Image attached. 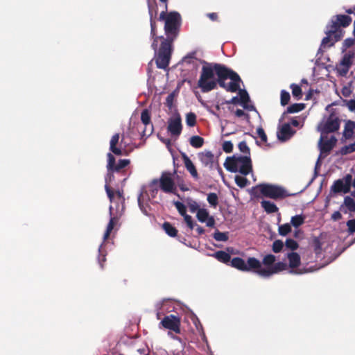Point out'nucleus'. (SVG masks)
Instances as JSON below:
<instances>
[{"label": "nucleus", "mask_w": 355, "mask_h": 355, "mask_svg": "<svg viewBox=\"0 0 355 355\" xmlns=\"http://www.w3.org/2000/svg\"><path fill=\"white\" fill-rule=\"evenodd\" d=\"M160 20L165 21L164 31L166 37L160 36V46L156 57V64L159 69H166L169 64L172 52V43L177 37L181 25V16L178 12H171L166 15L162 11Z\"/></svg>", "instance_id": "nucleus-1"}, {"label": "nucleus", "mask_w": 355, "mask_h": 355, "mask_svg": "<svg viewBox=\"0 0 355 355\" xmlns=\"http://www.w3.org/2000/svg\"><path fill=\"white\" fill-rule=\"evenodd\" d=\"M200 62L202 67L198 80V87L201 92H209L215 89L218 85L224 87L225 82L222 80V77L224 76L225 65L205 60H200Z\"/></svg>", "instance_id": "nucleus-2"}, {"label": "nucleus", "mask_w": 355, "mask_h": 355, "mask_svg": "<svg viewBox=\"0 0 355 355\" xmlns=\"http://www.w3.org/2000/svg\"><path fill=\"white\" fill-rule=\"evenodd\" d=\"M231 265L232 268L242 272L253 271L264 279H268L272 275L287 269V264L283 261L275 263L269 268H263L261 261L255 257H249L247 261L241 257H234Z\"/></svg>", "instance_id": "nucleus-3"}, {"label": "nucleus", "mask_w": 355, "mask_h": 355, "mask_svg": "<svg viewBox=\"0 0 355 355\" xmlns=\"http://www.w3.org/2000/svg\"><path fill=\"white\" fill-rule=\"evenodd\" d=\"M224 167L231 173H239L243 175H248L252 173V163L250 155L234 154L227 157Z\"/></svg>", "instance_id": "nucleus-4"}, {"label": "nucleus", "mask_w": 355, "mask_h": 355, "mask_svg": "<svg viewBox=\"0 0 355 355\" xmlns=\"http://www.w3.org/2000/svg\"><path fill=\"white\" fill-rule=\"evenodd\" d=\"M116 199L115 212L112 205L110 206V221L107 225L105 232L103 235V242L109 237L110 232L114 228L115 223L118 221L119 218L121 216L124 210V198L120 191L116 192Z\"/></svg>", "instance_id": "nucleus-5"}, {"label": "nucleus", "mask_w": 355, "mask_h": 355, "mask_svg": "<svg viewBox=\"0 0 355 355\" xmlns=\"http://www.w3.org/2000/svg\"><path fill=\"white\" fill-rule=\"evenodd\" d=\"M259 188L261 193L273 200L283 199L294 194L289 193L283 187L272 184H261L257 186Z\"/></svg>", "instance_id": "nucleus-6"}, {"label": "nucleus", "mask_w": 355, "mask_h": 355, "mask_svg": "<svg viewBox=\"0 0 355 355\" xmlns=\"http://www.w3.org/2000/svg\"><path fill=\"white\" fill-rule=\"evenodd\" d=\"M225 69L224 76L222 77V80L225 82V86L221 87L231 92L239 91L240 89L239 84L241 82L240 76L237 73L226 66Z\"/></svg>", "instance_id": "nucleus-7"}, {"label": "nucleus", "mask_w": 355, "mask_h": 355, "mask_svg": "<svg viewBox=\"0 0 355 355\" xmlns=\"http://www.w3.org/2000/svg\"><path fill=\"white\" fill-rule=\"evenodd\" d=\"M175 171L171 173L169 171L162 172L158 184L160 189L166 193H175L177 187L175 182Z\"/></svg>", "instance_id": "nucleus-8"}, {"label": "nucleus", "mask_w": 355, "mask_h": 355, "mask_svg": "<svg viewBox=\"0 0 355 355\" xmlns=\"http://www.w3.org/2000/svg\"><path fill=\"white\" fill-rule=\"evenodd\" d=\"M352 187V175L347 174L344 178L336 180L334 182L330 188V192L336 193H347L350 191Z\"/></svg>", "instance_id": "nucleus-9"}, {"label": "nucleus", "mask_w": 355, "mask_h": 355, "mask_svg": "<svg viewBox=\"0 0 355 355\" xmlns=\"http://www.w3.org/2000/svg\"><path fill=\"white\" fill-rule=\"evenodd\" d=\"M198 158L201 162L202 164L208 167L209 169H217L220 175H222L223 171L220 168L218 162L215 160V157L214 154L209 150H205L204 152H200L198 154Z\"/></svg>", "instance_id": "nucleus-10"}, {"label": "nucleus", "mask_w": 355, "mask_h": 355, "mask_svg": "<svg viewBox=\"0 0 355 355\" xmlns=\"http://www.w3.org/2000/svg\"><path fill=\"white\" fill-rule=\"evenodd\" d=\"M152 198L150 197L145 187H142L137 197L138 205L141 212L146 216H150L149 210L150 209V203H153Z\"/></svg>", "instance_id": "nucleus-11"}, {"label": "nucleus", "mask_w": 355, "mask_h": 355, "mask_svg": "<svg viewBox=\"0 0 355 355\" xmlns=\"http://www.w3.org/2000/svg\"><path fill=\"white\" fill-rule=\"evenodd\" d=\"M340 128V122L337 118L329 117L327 120L318 126V131L321 135L337 131Z\"/></svg>", "instance_id": "nucleus-12"}, {"label": "nucleus", "mask_w": 355, "mask_h": 355, "mask_svg": "<svg viewBox=\"0 0 355 355\" xmlns=\"http://www.w3.org/2000/svg\"><path fill=\"white\" fill-rule=\"evenodd\" d=\"M337 142V139L335 136H331L329 139L327 135H321L318 141V148L320 151V155H328L334 148Z\"/></svg>", "instance_id": "nucleus-13"}, {"label": "nucleus", "mask_w": 355, "mask_h": 355, "mask_svg": "<svg viewBox=\"0 0 355 355\" xmlns=\"http://www.w3.org/2000/svg\"><path fill=\"white\" fill-rule=\"evenodd\" d=\"M182 125L180 114L176 113L168 121V132L173 137H178L182 132Z\"/></svg>", "instance_id": "nucleus-14"}, {"label": "nucleus", "mask_w": 355, "mask_h": 355, "mask_svg": "<svg viewBox=\"0 0 355 355\" xmlns=\"http://www.w3.org/2000/svg\"><path fill=\"white\" fill-rule=\"evenodd\" d=\"M325 33L329 34L331 39H333L329 44L330 46H332L335 42L339 41L343 37L342 31L339 29L337 21H334L333 19L331 20L330 23L327 25Z\"/></svg>", "instance_id": "nucleus-15"}, {"label": "nucleus", "mask_w": 355, "mask_h": 355, "mask_svg": "<svg viewBox=\"0 0 355 355\" xmlns=\"http://www.w3.org/2000/svg\"><path fill=\"white\" fill-rule=\"evenodd\" d=\"M161 324L166 329L172 330L176 333L180 331V320L178 317L174 315L164 317L161 321Z\"/></svg>", "instance_id": "nucleus-16"}, {"label": "nucleus", "mask_w": 355, "mask_h": 355, "mask_svg": "<svg viewBox=\"0 0 355 355\" xmlns=\"http://www.w3.org/2000/svg\"><path fill=\"white\" fill-rule=\"evenodd\" d=\"M198 220L201 223H206V225L212 227L215 225V220L213 216H210L209 211L205 209L201 208L196 214Z\"/></svg>", "instance_id": "nucleus-17"}, {"label": "nucleus", "mask_w": 355, "mask_h": 355, "mask_svg": "<svg viewBox=\"0 0 355 355\" xmlns=\"http://www.w3.org/2000/svg\"><path fill=\"white\" fill-rule=\"evenodd\" d=\"M295 133V131L291 128V124L285 123L277 132V138L281 141H286L291 139Z\"/></svg>", "instance_id": "nucleus-18"}, {"label": "nucleus", "mask_w": 355, "mask_h": 355, "mask_svg": "<svg viewBox=\"0 0 355 355\" xmlns=\"http://www.w3.org/2000/svg\"><path fill=\"white\" fill-rule=\"evenodd\" d=\"M116 172L114 170H107V175L105 178V189L106 191V193L107 195V197L109 198V200L111 203H114V194L113 191L111 190L108 184L112 182V180L114 179V173Z\"/></svg>", "instance_id": "nucleus-19"}, {"label": "nucleus", "mask_w": 355, "mask_h": 355, "mask_svg": "<svg viewBox=\"0 0 355 355\" xmlns=\"http://www.w3.org/2000/svg\"><path fill=\"white\" fill-rule=\"evenodd\" d=\"M150 37L153 39V43L151 44L152 49L155 51V55L157 56L158 50L157 46L159 42H160V36L156 35V23L154 19L150 20Z\"/></svg>", "instance_id": "nucleus-20"}, {"label": "nucleus", "mask_w": 355, "mask_h": 355, "mask_svg": "<svg viewBox=\"0 0 355 355\" xmlns=\"http://www.w3.org/2000/svg\"><path fill=\"white\" fill-rule=\"evenodd\" d=\"M340 209L345 214H347L348 211L355 212V200L350 196H345Z\"/></svg>", "instance_id": "nucleus-21"}, {"label": "nucleus", "mask_w": 355, "mask_h": 355, "mask_svg": "<svg viewBox=\"0 0 355 355\" xmlns=\"http://www.w3.org/2000/svg\"><path fill=\"white\" fill-rule=\"evenodd\" d=\"M182 157H183V162H184V166H185L187 170L190 173V174L191 175V176L193 178L197 180L198 178V172H197L195 165L193 164L192 161L190 159V158L185 154L183 155Z\"/></svg>", "instance_id": "nucleus-22"}, {"label": "nucleus", "mask_w": 355, "mask_h": 355, "mask_svg": "<svg viewBox=\"0 0 355 355\" xmlns=\"http://www.w3.org/2000/svg\"><path fill=\"white\" fill-rule=\"evenodd\" d=\"M212 256L223 263L227 264L228 263H230V265L232 266L231 262L232 259H231V257L229 253L220 250L214 253Z\"/></svg>", "instance_id": "nucleus-23"}, {"label": "nucleus", "mask_w": 355, "mask_h": 355, "mask_svg": "<svg viewBox=\"0 0 355 355\" xmlns=\"http://www.w3.org/2000/svg\"><path fill=\"white\" fill-rule=\"evenodd\" d=\"M287 258L289 262V267L291 268H295L300 266L301 259L300 255L297 252H289L287 254Z\"/></svg>", "instance_id": "nucleus-24"}, {"label": "nucleus", "mask_w": 355, "mask_h": 355, "mask_svg": "<svg viewBox=\"0 0 355 355\" xmlns=\"http://www.w3.org/2000/svg\"><path fill=\"white\" fill-rule=\"evenodd\" d=\"M261 206L264 209V211L268 214L275 213L277 212L279 210L277 205L270 200H262L261 202Z\"/></svg>", "instance_id": "nucleus-25"}, {"label": "nucleus", "mask_w": 355, "mask_h": 355, "mask_svg": "<svg viewBox=\"0 0 355 355\" xmlns=\"http://www.w3.org/2000/svg\"><path fill=\"white\" fill-rule=\"evenodd\" d=\"M354 129V121H352L351 120H348L347 121H346L343 131V137L345 139H350L353 136Z\"/></svg>", "instance_id": "nucleus-26"}, {"label": "nucleus", "mask_w": 355, "mask_h": 355, "mask_svg": "<svg viewBox=\"0 0 355 355\" xmlns=\"http://www.w3.org/2000/svg\"><path fill=\"white\" fill-rule=\"evenodd\" d=\"M141 121L142 123L146 126L151 125V129L148 134V135H150L153 132V125L150 123V112L148 109H144L142 110L141 114Z\"/></svg>", "instance_id": "nucleus-27"}, {"label": "nucleus", "mask_w": 355, "mask_h": 355, "mask_svg": "<svg viewBox=\"0 0 355 355\" xmlns=\"http://www.w3.org/2000/svg\"><path fill=\"white\" fill-rule=\"evenodd\" d=\"M336 19L334 20V21H337V24L338 26L340 24V26H342L343 27L348 26L352 21V18L348 15H337L336 16Z\"/></svg>", "instance_id": "nucleus-28"}, {"label": "nucleus", "mask_w": 355, "mask_h": 355, "mask_svg": "<svg viewBox=\"0 0 355 355\" xmlns=\"http://www.w3.org/2000/svg\"><path fill=\"white\" fill-rule=\"evenodd\" d=\"M157 184H158V180L154 179L151 181V182L148 185V190L147 191L149 193L150 197L152 199H154L158 193V188L157 187Z\"/></svg>", "instance_id": "nucleus-29"}, {"label": "nucleus", "mask_w": 355, "mask_h": 355, "mask_svg": "<svg viewBox=\"0 0 355 355\" xmlns=\"http://www.w3.org/2000/svg\"><path fill=\"white\" fill-rule=\"evenodd\" d=\"M354 55L353 53H351V52H348L345 54H344V55L343 56L340 62V66H346V67H351V66L352 65V63H353V58H354Z\"/></svg>", "instance_id": "nucleus-30"}, {"label": "nucleus", "mask_w": 355, "mask_h": 355, "mask_svg": "<svg viewBox=\"0 0 355 355\" xmlns=\"http://www.w3.org/2000/svg\"><path fill=\"white\" fill-rule=\"evenodd\" d=\"M304 220L305 217L302 214H297L291 217L290 224L297 229L304 223Z\"/></svg>", "instance_id": "nucleus-31"}, {"label": "nucleus", "mask_w": 355, "mask_h": 355, "mask_svg": "<svg viewBox=\"0 0 355 355\" xmlns=\"http://www.w3.org/2000/svg\"><path fill=\"white\" fill-rule=\"evenodd\" d=\"M163 229L165 232L171 237H175L177 235L178 230L168 222H164L163 223Z\"/></svg>", "instance_id": "nucleus-32"}, {"label": "nucleus", "mask_w": 355, "mask_h": 355, "mask_svg": "<svg viewBox=\"0 0 355 355\" xmlns=\"http://www.w3.org/2000/svg\"><path fill=\"white\" fill-rule=\"evenodd\" d=\"M276 257L272 254H268L263 257L261 264L263 263L266 267L269 268L275 264Z\"/></svg>", "instance_id": "nucleus-33"}, {"label": "nucleus", "mask_w": 355, "mask_h": 355, "mask_svg": "<svg viewBox=\"0 0 355 355\" xmlns=\"http://www.w3.org/2000/svg\"><path fill=\"white\" fill-rule=\"evenodd\" d=\"M291 230V225L290 223L279 225L278 227V233L282 236H286Z\"/></svg>", "instance_id": "nucleus-34"}, {"label": "nucleus", "mask_w": 355, "mask_h": 355, "mask_svg": "<svg viewBox=\"0 0 355 355\" xmlns=\"http://www.w3.org/2000/svg\"><path fill=\"white\" fill-rule=\"evenodd\" d=\"M204 144V139L200 136H192L190 138V144L194 148H200Z\"/></svg>", "instance_id": "nucleus-35"}, {"label": "nucleus", "mask_w": 355, "mask_h": 355, "mask_svg": "<svg viewBox=\"0 0 355 355\" xmlns=\"http://www.w3.org/2000/svg\"><path fill=\"white\" fill-rule=\"evenodd\" d=\"M106 253L103 248V243L98 248V262L101 268H103V262L105 261Z\"/></svg>", "instance_id": "nucleus-36"}, {"label": "nucleus", "mask_w": 355, "mask_h": 355, "mask_svg": "<svg viewBox=\"0 0 355 355\" xmlns=\"http://www.w3.org/2000/svg\"><path fill=\"white\" fill-rule=\"evenodd\" d=\"M304 108L303 103H294L287 107L288 113H297L300 112Z\"/></svg>", "instance_id": "nucleus-37"}, {"label": "nucleus", "mask_w": 355, "mask_h": 355, "mask_svg": "<svg viewBox=\"0 0 355 355\" xmlns=\"http://www.w3.org/2000/svg\"><path fill=\"white\" fill-rule=\"evenodd\" d=\"M186 123L189 127H193L196 123V115L193 112H189L186 115Z\"/></svg>", "instance_id": "nucleus-38"}, {"label": "nucleus", "mask_w": 355, "mask_h": 355, "mask_svg": "<svg viewBox=\"0 0 355 355\" xmlns=\"http://www.w3.org/2000/svg\"><path fill=\"white\" fill-rule=\"evenodd\" d=\"M228 238L227 232H221L218 230H216L214 233V239L217 241H227Z\"/></svg>", "instance_id": "nucleus-39"}, {"label": "nucleus", "mask_w": 355, "mask_h": 355, "mask_svg": "<svg viewBox=\"0 0 355 355\" xmlns=\"http://www.w3.org/2000/svg\"><path fill=\"white\" fill-rule=\"evenodd\" d=\"M234 180L236 185L240 188L245 187L249 183L246 178L238 175L235 176Z\"/></svg>", "instance_id": "nucleus-40"}, {"label": "nucleus", "mask_w": 355, "mask_h": 355, "mask_svg": "<svg viewBox=\"0 0 355 355\" xmlns=\"http://www.w3.org/2000/svg\"><path fill=\"white\" fill-rule=\"evenodd\" d=\"M354 152H355V150L354 148V145L352 143L349 145L343 146L339 150V154H340L341 155H346Z\"/></svg>", "instance_id": "nucleus-41"}, {"label": "nucleus", "mask_w": 355, "mask_h": 355, "mask_svg": "<svg viewBox=\"0 0 355 355\" xmlns=\"http://www.w3.org/2000/svg\"><path fill=\"white\" fill-rule=\"evenodd\" d=\"M208 202L209 205L214 207H216L218 205V198L216 193H209L207 195V198Z\"/></svg>", "instance_id": "nucleus-42"}, {"label": "nucleus", "mask_w": 355, "mask_h": 355, "mask_svg": "<svg viewBox=\"0 0 355 355\" xmlns=\"http://www.w3.org/2000/svg\"><path fill=\"white\" fill-rule=\"evenodd\" d=\"M285 247L286 249L295 250L298 248L299 245L295 240L292 239H287L285 242Z\"/></svg>", "instance_id": "nucleus-43"}, {"label": "nucleus", "mask_w": 355, "mask_h": 355, "mask_svg": "<svg viewBox=\"0 0 355 355\" xmlns=\"http://www.w3.org/2000/svg\"><path fill=\"white\" fill-rule=\"evenodd\" d=\"M107 170H114L116 166L115 163V157L111 153H108L107 155Z\"/></svg>", "instance_id": "nucleus-44"}, {"label": "nucleus", "mask_w": 355, "mask_h": 355, "mask_svg": "<svg viewBox=\"0 0 355 355\" xmlns=\"http://www.w3.org/2000/svg\"><path fill=\"white\" fill-rule=\"evenodd\" d=\"M174 205L181 216L184 217L187 215V208L182 202L180 201H175Z\"/></svg>", "instance_id": "nucleus-45"}, {"label": "nucleus", "mask_w": 355, "mask_h": 355, "mask_svg": "<svg viewBox=\"0 0 355 355\" xmlns=\"http://www.w3.org/2000/svg\"><path fill=\"white\" fill-rule=\"evenodd\" d=\"M239 97L241 101V105H242L243 103H248L250 101V96L246 90L243 89H239Z\"/></svg>", "instance_id": "nucleus-46"}, {"label": "nucleus", "mask_w": 355, "mask_h": 355, "mask_svg": "<svg viewBox=\"0 0 355 355\" xmlns=\"http://www.w3.org/2000/svg\"><path fill=\"white\" fill-rule=\"evenodd\" d=\"M239 150L244 153L245 155H250V150L248 146L247 145L246 141H241L238 145Z\"/></svg>", "instance_id": "nucleus-47"}, {"label": "nucleus", "mask_w": 355, "mask_h": 355, "mask_svg": "<svg viewBox=\"0 0 355 355\" xmlns=\"http://www.w3.org/2000/svg\"><path fill=\"white\" fill-rule=\"evenodd\" d=\"M130 164V159H119L117 164H116L115 168H114L116 172H119L120 170L123 169L125 166H127Z\"/></svg>", "instance_id": "nucleus-48"}, {"label": "nucleus", "mask_w": 355, "mask_h": 355, "mask_svg": "<svg viewBox=\"0 0 355 355\" xmlns=\"http://www.w3.org/2000/svg\"><path fill=\"white\" fill-rule=\"evenodd\" d=\"M291 88L292 89L293 96L297 98H300L302 96L301 87L299 85L293 83L291 85Z\"/></svg>", "instance_id": "nucleus-49"}, {"label": "nucleus", "mask_w": 355, "mask_h": 355, "mask_svg": "<svg viewBox=\"0 0 355 355\" xmlns=\"http://www.w3.org/2000/svg\"><path fill=\"white\" fill-rule=\"evenodd\" d=\"M291 96L289 92L286 90H282L281 92V104L284 106L287 105L289 102Z\"/></svg>", "instance_id": "nucleus-50"}, {"label": "nucleus", "mask_w": 355, "mask_h": 355, "mask_svg": "<svg viewBox=\"0 0 355 355\" xmlns=\"http://www.w3.org/2000/svg\"><path fill=\"white\" fill-rule=\"evenodd\" d=\"M188 207L191 213L198 212V211L201 209L198 203L193 200H189L188 201Z\"/></svg>", "instance_id": "nucleus-51"}, {"label": "nucleus", "mask_w": 355, "mask_h": 355, "mask_svg": "<svg viewBox=\"0 0 355 355\" xmlns=\"http://www.w3.org/2000/svg\"><path fill=\"white\" fill-rule=\"evenodd\" d=\"M284 248V243L281 240H276L272 243V251L278 253L282 251Z\"/></svg>", "instance_id": "nucleus-52"}, {"label": "nucleus", "mask_w": 355, "mask_h": 355, "mask_svg": "<svg viewBox=\"0 0 355 355\" xmlns=\"http://www.w3.org/2000/svg\"><path fill=\"white\" fill-rule=\"evenodd\" d=\"M174 98H175V93L174 92L169 94L166 98V105L170 110H171L173 108Z\"/></svg>", "instance_id": "nucleus-53"}, {"label": "nucleus", "mask_w": 355, "mask_h": 355, "mask_svg": "<svg viewBox=\"0 0 355 355\" xmlns=\"http://www.w3.org/2000/svg\"><path fill=\"white\" fill-rule=\"evenodd\" d=\"M349 69H350L349 67L340 66L339 67L337 68L336 70L340 76L345 77L347 76Z\"/></svg>", "instance_id": "nucleus-54"}, {"label": "nucleus", "mask_w": 355, "mask_h": 355, "mask_svg": "<svg viewBox=\"0 0 355 355\" xmlns=\"http://www.w3.org/2000/svg\"><path fill=\"white\" fill-rule=\"evenodd\" d=\"M223 150L227 153H231L233 150V144L230 141H225L223 144Z\"/></svg>", "instance_id": "nucleus-55"}, {"label": "nucleus", "mask_w": 355, "mask_h": 355, "mask_svg": "<svg viewBox=\"0 0 355 355\" xmlns=\"http://www.w3.org/2000/svg\"><path fill=\"white\" fill-rule=\"evenodd\" d=\"M192 320H193V324H195L197 330L198 331H202V324H200V320H198V318L196 315H193ZM202 336L203 337H205V334H204L203 331H202Z\"/></svg>", "instance_id": "nucleus-56"}, {"label": "nucleus", "mask_w": 355, "mask_h": 355, "mask_svg": "<svg viewBox=\"0 0 355 355\" xmlns=\"http://www.w3.org/2000/svg\"><path fill=\"white\" fill-rule=\"evenodd\" d=\"M257 132L259 137H260L261 141L264 143L267 141V136L264 132V130L261 127H259L257 129Z\"/></svg>", "instance_id": "nucleus-57"}, {"label": "nucleus", "mask_w": 355, "mask_h": 355, "mask_svg": "<svg viewBox=\"0 0 355 355\" xmlns=\"http://www.w3.org/2000/svg\"><path fill=\"white\" fill-rule=\"evenodd\" d=\"M347 226L348 227V232L349 234L355 232V219L349 220L347 222Z\"/></svg>", "instance_id": "nucleus-58"}, {"label": "nucleus", "mask_w": 355, "mask_h": 355, "mask_svg": "<svg viewBox=\"0 0 355 355\" xmlns=\"http://www.w3.org/2000/svg\"><path fill=\"white\" fill-rule=\"evenodd\" d=\"M326 35L327 36L322 40L321 47H326L327 46L330 47L329 44L333 40V39H331V37H330L329 34Z\"/></svg>", "instance_id": "nucleus-59"}, {"label": "nucleus", "mask_w": 355, "mask_h": 355, "mask_svg": "<svg viewBox=\"0 0 355 355\" xmlns=\"http://www.w3.org/2000/svg\"><path fill=\"white\" fill-rule=\"evenodd\" d=\"M345 105L347 107L349 111H355V99H351L349 101H344Z\"/></svg>", "instance_id": "nucleus-60"}, {"label": "nucleus", "mask_w": 355, "mask_h": 355, "mask_svg": "<svg viewBox=\"0 0 355 355\" xmlns=\"http://www.w3.org/2000/svg\"><path fill=\"white\" fill-rule=\"evenodd\" d=\"M184 219L187 225L191 230L194 228L195 224L193 223L192 217L191 216L187 214L186 216H184Z\"/></svg>", "instance_id": "nucleus-61"}, {"label": "nucleus", "mask_w": 355, "mask_h": 355, "mask_svg": "<svg viewBox=\"0 0 355 355\" xmlns=\"http://www.w3.org/2000/svg\"><path fill=\"white\" fill-rule=\"evenodd\" d=\"M314 250L316 254L319 253L322 248V244L319 239L315 238L313 241Z\"/></svg>", "instance_id": "nucleus-62"}, {"label": "nucleus", "mask_w": 355, "mask_h": 355, "mask_svg": "<svg viewBox=\"0 0 355 355\" xmlns=\"http://www.w3.org/2000/svg\"><path fill=\"white\" fill-rule=\"evenodd\" d=\"M119 135L117 133L114 134L111 138V140L110 142V148L115 147L116 144L119 142Z\"/></svg>", "instance_id": "nucleus-63"}, {"label": "nucleus", "mask_w": 355, "mask_h": 355, "mask_svg": "<svg viewBox=\"0 0 355 355\" xmlns=\"http://www.w3.org/2000/svg\"><path fill=\"white\" fill-rule=\"evenodd\" d=\"M148 12L150 15V20L154 19V17H155L157 15V10L154 9L150 3H148Z\"/></svg>", "instance_id": "nucleus-64"}]
</instances>
